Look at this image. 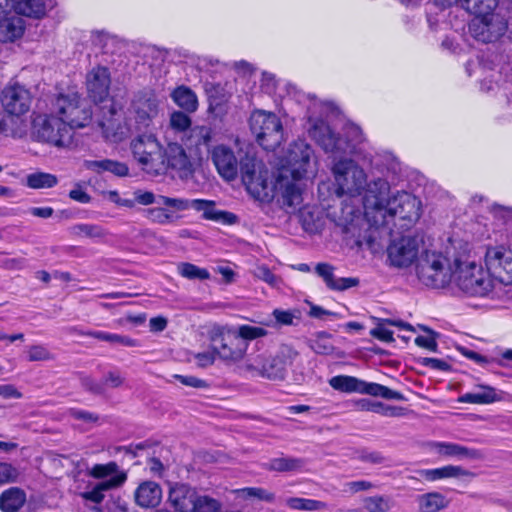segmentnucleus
I'll return each mask as SVG.
<instances>
[{
  "mask_svg": "<svg viewBox=\"0 0 512 512\" xmlns=\"http://www.w3.org/2000/svg\"><path fill=\"white\" fill-rule=\"evenodd\" d=\"M71 233L77 237H87L94 240H102L109 235V232L100 225L81 223L71 227Z\"/></svg>",
  "mask_w": 512,
  "mask_h": 512,
  "instance_id": "nucleus-40",
  "label": "nucleus"
},
{
  "mask_svg": "<svg viewBox=\"0 0 512 512\" xmlns=\"http://www.w3.org/2000/svg\"><path fill=\"white\" fill-rule=\"evenodd\" d=\"M363 505L368 512H388L392 508L393 502L390 497L377 495L366 497L363 500Z\"/></svg>",
  "mask_w": 512,
  "mask_h": 512,
  "instance_id": "nucleus-46",
  "label": "nucleus"
},
{
  "mask_svg": "<svg viewBox=\"0 0 512 512\" xmlns=\"http://www.w3.org/2000/svg\"><path fill=\"white\" fill-rule=\"evenodd\" d=\"M269 354L266 352L249 354L240 361L238 369L241 373L262 377L264 364H267Z\"/></svg>",
  "mask_w": 512,
  "mask_h": 512,
  "instance_id": "nucleus-33",
  "label": "nucleus"
},
{
  "mask_svg": "<svg viewBox=\"0 0 512 512\" xmlns=\"http://www.w3.org/2000/svg\"><path fill=\"white\" fill-rule=\"evenodd\" d=\"M88 474L101 480L90 491L81 494L83 499L94 503L102 502L106 491L122 486L127 479L126 473L119 468L116 462L95 464L89 469Z\"/></svg>",
  "mask_w": 512,
  "mask_h": 512,
  "instance_id": "nucleus-8",
  "label": "nucleus"
},
{
  "mask_svg": "<svg viewBox=\"0 0 512 512\" xmlns=\"http://www.w3.org/2000/svg\"><path fill=\"white\" fill-rule=\"evenodd\" d=\"M134 159L148 173L159 174L158 162L162 144L154 133H141L135 136L130 143Z\"/></svg>",
  "mask_w": 512,
  "mask_h": 512,
  "instance_id": "nucleus-14",
  "label": "nucleus"
},
{
  "mask_svg": "<svg viewBox=\"0 0 512 512\" xmlns=\"http://www.w3.org/2000/svg\"><path fill=\"white\" fill-rule=\"evenodd\" d=\"M25 30L24 20L15 12L0 18V41L14 42L22 37Z\"/></svg>",
  "mask_w": 512,
  "mask_h": 512,
  "instance_id": "nucleus-27",
  "label": "nucleus"
},
{
  "mask_svg": "<svg viewBox=\"0 0 512 512\" xmlns=\"http://www.w3.org/2000/svg\"><path fill=\"white\" fill-rule=\"evenodd\" d=\"M221 503L207 495L199 496V501L196 502L195 512H220Z\"/></svg>",
  "mask_w": 512,
  "mask_h": 512,
  "instance_id": "nucleus-51",
  "label": "nucleus"
},
{
  "mask_svg": "<svg viewBox=\"0 0 512 512\" xmlns=\"http://www.w3.org/2000/svg\"><path fill=\"white\" fill-rule=\"evenodd\" d=\"M418 279L426 286L443 288L452 282V266L439 252L427 250L416 264Z\"/></svg>",
  "mask_w": 512,
  "mask_h": 512,
  "instance_id": "nucleus-7",
  "label": "nucleus"
},
{
  "mask_svg": "<svg viewBox=\"0 0 512 512\" xmlns=\"http://www.w3.org/2000/svg\"><path fill=\"white\" fill-rule=\"evenodd\" d=\"M487 209L488 214L498 226L512 225V206H503L494 203L488 206Z\"/></svg>",
  "mask_w": 512,
  "mask_h": 512,
  "instance_id": "nucleus-45",
  "label": "nucleus"
},
{
  "mask_svg": "<svg viewBox=\"0 0 512 512\" xmlns=\"http://www.w3.org/2000/svg\"><path fill=\"white\" fill-rule=\"evenodd\" d=\"M211 158L218 173L225 180L231 181L236 178L238 164H240V160L243 158L240 157L238 159L231 148L224 144L217 145L211 152Z\"/></svg>",
  "mask_w": 512,
  "mask_h": 512,
  "instance_id": "nucleus-22",
  "label": "nucleus"
},
{
  "mask_svg": "<svg viewBox=\"0 0 512 512\" xmlns=\"http://www.w3.org/2000/svg\"><path fill=\"white\" fill-rule=\"evenodd\" d=\"M375 413L381 414L387 417H401L404 415V409L401 407L387 406L381 402L376 403Z\"/></svg>",
  "mask_w": 512,
  "mask_h": 512,
  "instance_id": "nucleus-60",
  "label": "nucleus"
},
{
  "mask_svg": "<svg viewBox=\"0 0 512 512\" xmlns=\"http://www.w3.org/2000/svg\"><path fill=\"white\" fill-rule=\"evenodd\" d=\"M170 96L173 102L187 113H194L198 109L197 95L185 85L176 87Z\"/></svg>",
  "mask_w": 512,
  "mask_h": 512,
  "instance_id": "nucleus-30",
  "label": "nucleus"
},
{
  "mask_svg": "<svg viewBox=\"0 0 512 512\" xmlns=\"http://www.w3.org/2000/svg\"><path fill=\"white\" fill-rule=\"evenodd\" d=\"M212 140V130L207 126H195L191 128L182 141L191 154L200 157L203 149L207 148Z\"/></svg>",
  "mask_w": 512,
  "mask_h": 512,
  "instance_id": "nucleus-25",
  "label": "nucleus"
},
{
  "mask_svg": "<svg viewBox=\"0 0 512 512\" xmlns=\"http://www.w3.org/2000/svg\"><path fill=\"white\" fill-rule=\"evenodd\" d=\"M371 335L384 342H392L393 332L388 329L384 324H379L371 331Z\"/></svg>",
  "mask_w": 512,
  "mask_h": 512,
  "instance_id": "nucleus-61",
  "label": "nucleus"
},
{
  "mask_svg": "<svg viewBox=\"0 0 512 512\" xmlns=\"http://www.w3.org/2000/svg\"><path fill=\"white\" fill-rule=\"evenodd\" d=\"M192 120L185 111H173L169 115L168 128L175 134L185 136L192 128Z\"/></svg>",
  "mask_w": 512,
  "mask_h": 512,
  "instance_id": "nucleus-42",
  "label": "nucleus"
},
{
  "mask_svg": "<svg viewBox=\"0 0 512 512\" xmlns=\"http://www.w3.org/2000/svg\"><path fill=\"white\" fill-rule=\"evenodd\" d=\"M509 361H512V349H507L506 351L502 352L501 357L499 359L489 357L487 355H482V366L494 362L501 366H505L506 362Z\"/></svg>",
  "mask_w": 512,
  "mask_h": 512,
  "instance_id": "nucleus-62",
  "label": "nucleus"
},
{
  "mask_svg": "<svg viewBox=\"0 0 512 512\" xmlns=\"http://www.w3.org/2000/svg\"><path fill=\"white\" fill-rule=\"evenodd\" d=\"M110 83L111 78L108 68L100 65L91 68L85 81L88 96L95 103L104 101L109 94Z\"/></svg>",
  "mask_w": 512,
  "mask_h": 512,
  "instance_id": "nucleus-20",
  "label": "nucleus"
},
{
  "mask_svg": "<svg viewBox=\"0 0 512 512\" xmlns=\"http://www.w3.org/2000/svg\"><path fill=\"white\" fill-rule=\"evenodd\" d=\"M315 270L331 290L342 291L357 286L359 283L356 278H335L334 268L327 263L317 264Z\"/></svg>",
  "mask_w": 512,
  "mask_h": 512,
  "instance_id": "nucleus-28",
  "label": "nucleus"
},
{
  "mask_svg": "<svg viewBox=\"0 0 512 512\" xmlns=\"http://www.w3.org/2000/svg\"><path fill=\"white\" fill-rule=\"evenodd\" d=\"M235 334L238 335V338L243 339L248 343V341L266 336L267 331L264 328L258 326L241 325L235 329Z\"/></svg>",
  "mask_w": 512,
  "mask_h": 512,
  "instance_id": "nucleus-50",
  "label": "nucleus"
},
{
  "mask_svg": "<svg viewBox=\"0 0 512 512\" xmlns=\"http://www.w3.org/2000/svg\"><path fill=\"white\" fill-rule=\"evenodd\" d=\"M200 494L188 484L173 483L168 491V502L177 512H195Z\"/></svg>",
  "mask_w": 512,
  "mask_h": 512,
  "instance_id": "nucleus-21",
  "label": "nucleus"
},
{
  "mask_svg": "<svg viewBox=\"0 0 512 512\" xmlns=\"http://www.w3.org/2000/svg\"><path fill=\"white\" fill-rule=\"evenodd\" d=\"M160 157L157 167L159 168V174L172 169L183 176L192 170V164L185 149L181 144L168 139V131L165 134V146L162 145Z\"/></svg>",
  "mask_w": 512,
  "mask_h": 512,
  "instance_id": "nucleus-16",
  "label": "nucleus"
},
{
  "mask_svg": "<svg viewBox=\"0 0 512 512\" xmlns=\"http://www.w3.org/2000/svg\"><path fill=\"white\" fill-rule=\"evenodd\" d=\"M253 275L273 287L280 283V279L266 265L257 266L253 271Z\"/></svg>",
  "mask_w": 512,
  "mask_h": 512,
  "instance_id": "nucleus-54",
  "label": "nucleus"
},
{
  "mask_svg": "<svg viewBox=\"0 0 512 512\" xmlns=\"http://www.w3.org/2000/svg\"><path fill=\"white\" fill-rule=\"evenodd\" d=\"M431 449L445 458L462 459L471 456L470 451L466 447L451 442H434L431 444Z\"/></svg>",
  "mask_w": 512,
  "mask_h": 512,
  "instance_id": "nucleus-39",
  "label": "nucleus"
},
{
  "mask_svg": "<svg viewBox=\"0 0 512 512\" xmlns=\"http://www.w3.org/2000/svg\"><path fill=\"white\" fill-rule=\"evenodd\" d=\"M482 42L490 43L498 40L507 29V23L499 21L493 24V15L482 13Z\"/></svg>",
  "mask_w": 512,
  "mask_h": 512,
  "instance_id": "nucleus-36",
  "label": "nucleus"
},
{
  "mask_svg": "<svg viewBox=\"0 0 512 512\" xmlns=\"http://www.w3.org/2000/svg\"><path fill=\"white\" fill-rule=\"evenodd\" d=\"M162 488L154 481H142L134 491L135 503L145 509L155 508L162 501Z\"/></svg>",
  "mask_w": 512,
  "mask_h": 512,
  "instance_id": "nucleus-24",
  "label": "nucleus"
},
{
  "mask_svg": "<svg viewBox=\"0 0 512 512\" xmlns=\"http://www.w3.org/2000/svg\"><path fill=\"white\" fill-rule=\"evenodd\" d=\"M506 393L482 384V404H490L505 399Z\"/></svg>",
  "mask_w": 512,
  "mask_h": 512,
  "instance_id": "nucleus-55",
  "label": "nucleus"
},
{
  "mask_svg": "<svg viewBox=\"0 0 512 512\" xmlns=\"http://www.w3.org/2000/svg\"><path fill=\"white\" fill-rule=\"evenodd\" d=\"M477 255L470 250H463L454 260L452 282L464 293L476 295L480 287V269L477 267Z\"/></svg>",
  "mask_w": 512,
  "mask_h": 512,
  "instance_id": "nucleus-12",
  "label": "nucleus"
},
{
  "mask_svg": "<svg viewBox=\"0 0 512 512\" xmlns=\"http://www.w3.org/2000/svg\"><path fill=\"white\" fill-rule=\"evenodd\" d=\"M26 495L18 487H11L0 495V509L3 512H16L25 503Z\"/></svg>",
  "mask_w": 512,
  "mask_h": 512,
  "instance_id": "nucleus-34",
  "label": "nucleus"
},
{
  "mask_svg": "<svg viewBox=\"0 0 512 512\" xmlns=\"http://www.w3.org/2000/svg\"><path fill=\"white\" fill-rule=\"evenodd\" d=\"M331 173L333 176L334 192L338 197L361 198L364 215L368 212L367 198L373 184L378 180H386L382 176H372L370 179L362 166L351 158L334 160Z\"/></svg>",
  "mask_w": 512,
  "mask_h": 512,
  "instance_id": "nucleus-4",
  "label": "nucleus"
},
{
  "mask_svg": "<svg viewBox=\"0 0 512 512\" xmlns=\"http://www.w3.org/2000/svg\"><path fill=\"white\" fill-rule=\"evenodd\" d=\"M367 198L368 212L365 218L372 226H383L389 219L399 216L401 219L415 221L420 216V201L404 192H391L388 180H378Z\"/></svg>",
  "mask_w": 512,
  "mask_h": 512,
  "instance_id": "nucleus-3",
  "label": "nucleus"
},
{
  "mask_svg": "<svg viewBox=\"0 0 512 512\" xmlns=\"http://www.w3.org/2000/svg\"><path fill=\"white\" fill-rule=\"evenodd\" d=\"M211 341L215 352L225 362L240 363L244 359L249 344L238 338L235 329L224 326L214 327Z\"/></svg>",
  "mask_w": 512,
  "mask_h": 512,
  "instance_id": "nucleus-11",
  "label": "nucleus"
},
{
  "mask_svg": "<svg viewBox=\"0 0 512 512\" xmlns=\"http://www.w3.org/2000/svg\"><path fill=\"white\" fill-rule=\"evenodd\" d=\"M193 209L202 213L205 220L214 221L224 225H232L237 222V216L231 212L219 210L216 203L206 199H189L188 210Z\"/></svg>",
  "mask_w": 512,
  "mask_h": 512,
  "instance_id": "nucleus-23",
  "label": "nucleus"
},
{
  "mask_svg": "<svg viewBox=\"0 0 512 512\" xmlns=\"http://www.w3.org/2000/svg\"><path fill=\"white\" fill-rule=\"evenodd\" d=\"M240 172L247 192L255 200H276L282 209L294 212L303 201L304 180L316 175L317 163L313 149L299 140L290 145L274 177L262 161L248 154L240 160Z\"/></svg>",
  "mask_w": 512,
  "mask_h": 512,
  "instance_id": "nucleus-1",
  "label": "nucleus"
},
{
  "mask_svg": "<svg viewBox=\"0 0 512 512\" xmlns=\"http://www.w3.org/2000/svg\"><path fill=\"white\" fill-rule=\"evenodd\" d=\"M99 126L102 129V135L105 140L111 143L123 141L128 137L129 133L134 130L128 120L125 125H121L113 118L100 122Z\"/></svg>",
  "mask_w": 512,
  "mask_h": 512,
  "instance_id": "nucleus-29",
  "label": "nucleus"
},
{
  "mask_svg": "<svg viewBox=\"0 0 512 512\" xmlns=\"http://www.w3.org/2000/svg\"><path fill=\"white\" fill-rule=\"evenodd\" d=\"M163 113L160 96L151 89L136 93L128 108V121L135 131L148 129Z\"/></svg>",
  "mask_w": 512,
  "mask_h": 512,
  "instance_id": "nucleus-6",
  "label": "nucleus"
},
{
  "mask_svg": "<svg viewBox=\"0 0 512 512\" xmlns=\"http://www.w3.org/2000/svg\"><path fill=\"white\" fill-rule=\"evenodd\" d=\"M216 355L217 353L215 352L214 348L213 351L200 352L194 355V362L197 366L206 368L213 365Z\"/></svg>",
  "mask_w": 512,
  "mask_h": 512,
  "instance_id": "nucleus-57",
  "label": "nucleus"
},
{
  "mask_svg": "<svg viewBox=\"0 0 512 512\" xmlns=\"http://www.w3.org/2000/svg\"><path fill=\"white\" fill-rule=\"evenodd\" d=\"M284 504L289 509L297 511L322 512L328 510V505L325 502L302 497H288L284 500Z\"/></svg>",
  "mask_w": 512,
  "mask_h": 512,
  "instance_id": "nucleus-38",
  "label": "nucleus"
},
{
  "mask_svg": "<svg viewBox=\"0 0 512 512\" xmlns=\"http://www.w3.org/2000/svg\"><path fill=\"white\" fill-rule=\"evenodd\" d=\"M485 265L489 274L482 279V299H503L506 286L512 284V250L504 247H489L485 253Z\"/></svg>",
  "mask_w": 512,
  "mask_h": 512,
  "instance_id": "nucleus-5",
  "label": "nucleus"
},
{
  "mask_svg": "<svg viewBox=\"0 0 512 512\" xmlns=\"http://www.w3.org/2000/svg\"><path fill=\"white\" fill-rule=\"evenodd\" d=\"M86 335L98 339L100 341L109 342L114 345H121L126 347H136L138 345L135 339H132L125 335L108 333L104 331H88Z\"/></svg>",
  "mask_w": 512,
  "mask_h": 512,
  "instance_id": "nucleus-43",
  "label": "nucleus"
},
{
  "mask_svg": "<svg viewBox=\"0 0 512 512\" xmlns=\"http://www.w3.org/2000/svg\"><path fill=\"white\" fill-rule=\"evenodd\" d=\"M308 133L326 152L337 153L349 150V145L343 144L327 123L321 119L310 121Z\"/></svg>",
  "mask_w": 512,
  "mask_h": 512,
  "instance_id": "nucleus-18",
  "label": "nucleus"
},
{
  "mask_svg": "<svg viewBox=\"0 0 512 512\" xmlns=\"http://www.w3.org/2000/svg\"><path fill=\"white\" fill-rule=\"evenodd\" d=\"M436 5L445 7L452 3H459L462 8L467 12L474 15V18L469 22L467 30L464 32V42L469 48L476 51L475 59L467 61L465 64V71L470 77L476 72L479 64L480 57L478 54V48L480 46V0H433Z\"/></svg>",
  "mask_w": 512,
  "mask_h": 512,
  "instance_id": "nucleus-10",
  "label": "nucleus"
},
{
  "mask_svg": "<svg viewBox=\"0 0 512 512\" xmlns=\"http://www.w3.org/2000/svg\"><path fill=\"white\" fill-rule=\"evenodd\" d=\"M388 259L395 267H408L417 258L419 240L413 237H401L393 240L387 250Z\"/></svg>",
  "mask_w": 512,
  "mask_h": 512,
  "instance_id": "nucleus-17",
  "label": "nucleus"
},
{
  "mask_svg": "<svg viewBox=\"0 0 512 512\" xmlns=\"http://www.w3.org/2000/svg\"><path fill=\"white\" fill-rule=\"evenodd\" d=\"M174 379L178 380L181 384L194 387V388H204L207 386L204 380L196 378L194 376H183V375H174Z\"/></svg>",
  "mask_w": 512,
  "mask_h": 512,
  "instance_id": "nucleus-63",
  "label": "nucleus"
},
{
  "mask_svg": "<svg viewBox=\"0 0 512 512\" xmlns=\"http://www.w3.org/2000/svg\"><path fill=\"white\" fill-rule=\"evenodd\" d=\"M375 485L369 481L359 480L351 481L344 485V491L346 493L355 494L360 491H367L374 488Z\"/></svg>",
  "mask_w": 512,
  "mask_h": 512,
  "instance_id": "nucleus-58",
  "label": "nucleus"
},
{
  "mask_svg": "<svg viewBox=\"0 0 512 512\" xmlns=\"http://www.w3.org/2000/svg\"><path fill=\"white\" fill-rule=\"evenodd\" d=\"M310 347L317 354H330L333 351L331 336L325 332L317 333L310 340Z\"/></svg>",
  "mask_w": 512,
  "mask_h": 512,
  "instance_id": "nucleus-49",
  "label": "nucleus"
},
{
  "mask_svg": "<svg viewBox=\"0 0 512 512\" xmlns=\"http://www.w3.org/2000/svg\"><path fill=\"white\" fill-rule=\"evenodd\" d=\"M419 512H439L448 507L449 500L440 492H429L417 497Z\"/></svg>",
  "mask_w": 512,
  "mask_h": 512,
  "instance_id": "nucleus-31",
  "label": "nucleus"
},
{
  "mask_svg": "<svg viewBox=\"0 0 512 512\" xmlns=\"http://www.w3.org/2000/svg\"><path fill=\"white\" fill-rule=\"evenodd\" d=\"M106 159L102 160H85L82 164L83 168L97 174L105 172Z\"/></svg>",
  "mask_w": 512,
  "mask_h": 512,
  "instance_id": "nucleus-64",
  "label": "nucleus"
},
{
  "mask_svg": "<svg viewBox=\"0 0 512 512\" xmlns=\"http://www.w3.org/2000/svg\"><path fill=\"white\" fill-rule=\"evenodd\" d=\"M188 198L159 195L158 204L145 210V217L156 224L167 225L182 218L188 210Z\"/></svg>",
  "mask_w": 512,
  "mask_h": 512,
  "instance_id": "nucleus-15",
  "label": "nucleus"
},
{
  "mask_svg": "<svg viewBox=\"0 0 512 512\" xmlns=\"http://www.w3.org/2000/svg\"><path fill=\"white\" fill-rule=\"evenodd\" d=\"M53 5V0H19L15 6V12L29 17H40Z\"/></svg>",
  "mask_w": 512,
  "mask_h": 512,
  "instance_id": "nucleus-32",
  "label": "nucleus"
},
{
  "mask_svg": "<svg viewBox=\"0 0 512 512\" xmlns=\"http://www.w3.org/2000/svg\"><path fill=\"white\" fill-rule=\"evenodd\" d=\"M303 465L304 462L301 459L292 457H279L270 460L269 463L266 464V467L272 471L290 472L301 469Z\"/></svg>",
  "mask_w": 512,
  "mask_h": 512,
  "instance_id": "nucleus-44",
  "label": "nucleus"
},
{
  "mask_svg": "<svg viewBox=\"0 0 512 512\" xmlns=\"http://www.w3.org/2000/svg\"><path fill=\"white\" fill-rule=\"evenodd\" d=\"M57 183V177L51 173L36 171L26 176V185L31 189L52 188Z\"/></svg>",
  "mask_w": 512,
  "mask_h": 512,
  "instance_id": "nucleus-41",
  "label": "nucleus"
},
{
  "mask_svg": "<svg viewBox=\"0 0 512 512\" xmlns=\"http://www.w3.org/2000/svg\"><path fill=\"white\" fill-rule=\"evenodd\" d=\"M288 361L282 354L269 355L267 364H264L262 377L270 380H283L287 373Z\"/></svg>",
  "mask_w": 512,
  "mask_h": 512,
  "instance_id": "nucleus-35",
  "label": "nucleus"
},
{
  "mask_svg": "<svg viewBox=\"0 0 512 512\" xmlns=\"http://www.w3.org/2000/svg\"><path fill=\"white\" fill-rule=\"evenodd\" d=\"M178 273L187 279L206 280L210 278V273L205 268H200L191 263H181L178 265Z\"/></svg>",
  "mask_w": 512,
  "mask_h": 512,
  "instance_id": "nucleus-48",
  "label": "nucleus"
},
{
  "mask_svg": "<svg viewBox=\"0 0 512 512\" xmlns=\"http://www.w3.org/2000/svg\"><path fill=\"white\" fill-rule=\"evenodd\" d=\"M418 475L425 481L435 482L446 479H463L474 476L469 471L457 465H445L438 468L419 470Z\"/></svg>",
  "mask_w": 512,
  "mask_h": 512,
  "instance_id": "nucleus-26",
  "label": "nucleus"
},
{
  "mask_svg": "<svg viewBox=\"0 0 512 512\" xmlns=\"http://www.w3.org/2000/svg\"><path fill=\"white\" fill-rule=\"evenodd\" d=\"M249 125L257 142L265 149L275 148L283 138L281 121L272 112L254 110L250 115Z\"/></svg>",
  "mask_w": 512,
  "mask_h": 512,
  "instance_id": "nucleus-9",
  "label": "nucleus"
},
{
  "mask_svg": "<svg viewBox=\"0 0 512 512\" xmlns=\"http://www.w3.org/2000/svg\"><path fill=\"white\" fill-rule=\"evenodd\" d=\"M329 385L333 389L344 393L367 394L375 397H382L384 399H404L400 392L391 390L390 388L378 383L366 382L348 375H338L330 378Z\"/></svg>",
  "mask_w": 512,
  "mask_h": 512,
  "instance_id": "nucleus-13",
  "label": "nucleus"
},
{
  "mask_svg": "<svg viewBox=\"0 0 512 512\" xmlns=\"http://www.w3.org/2000/svg\"><path fill=\"white\" fill-rule=\"evenodd\" d=\"M92 109L88 101L75 90L59 93L51 102L48 113L34 114L32 137L59 149L73 144L74 130L89 125Z\"/></svg>",
  "mask_w": 512,
  "mask_h": 512,
  "instance_id": "nucleus-2",
  "label": "nucleus"
},
{
  "mask_svg": "<svg viewBox=\"0 0 512 512\" xmlns=\"http://www.w3.org/2000/svg\"><path fill=\"white\" fill-rule=\"evenodd\" d=\"M27 358L29 361H48L52 359V354L44 345H32L27 348Z\"/></svg>",
  "mask_w": 512,
  "mask_h": 512,
  "instance_id": "nucleus-52",
  "label": "nucleus"
},
{
  "mask_svg": "<svg viewBox=\"0 0 512 512\" xmlns=\"http://www.w3.org/2000/svg\"><path fill=\"white\" fill-rule=\"evenodd\" d=\"M235 499L239 501H263L272 503L275 501V494L262 487H245L233 491Z\"/></svg>",
  "mask_w": 512,
  "mask_h": 512,
  "instance_id": "nucleus-37",
  "label": "nucleus"
},
{
  "mask_svg": "<svg viewBox=\"0 0 512 512\" xmlns=\"http://www.w3.org/2000/svg\"><path fill=\"white\" fill-rule=\"evenodd\" d=\"M31 94L23 86L15 83L3 91L2 103L5 111L11 116H21L27 113L31 106Z\"/></svg>",
  "mask_w": 512,
  "mask_h": 512,
  "instance_id": "nucleus-19",
  "label": "nucleus"
},
{
  "mask_svg": "<svg viewBox=\"0 0 512 512\" xmlns=\"http://www.w3.org/2000/svg\"><path fill=\"white\" fill-rule=\"evenodd\" d=\"M128 167L125 163L106 159L105 172H110L116 176H126L128 174Z\"/></svg>",
  "mask_w": 512,
  "mask_h": 512,
  "instance_id": "nucleus-59",
  "label": "nucleus"
},
{
  "mask_svg": "<svg viewBox=\"0 0 512 512\" xmlns=\"http://www.w3.org/2000/svg\"><path fill=\"white\" fill-rule=\"evenodd\" d=\"M345 139L339 138L343 144L349 145V150L343 152L344 154L352 153L357 144L363 141V134L359 126L355 124H348L344 129Z\"/></svg>",
  "mask_w": 512,
  "mask_h": 512,
  "instance_id": "nucleus-47",
  "label": "nucleus"
},
{
  "mask_svg": "<svg viewBox=\"0 0 512 512\" xmlns=\"http://www.w3.org/2000/svg\"><path fill=\"white\" fill-rule=\"evenodd\" d=\"M19 477L18 469L10 463L0 462V485L16 482Z\"/></svg>",
  "mask_w": 512,
  "mask_h": 512,
  "instance_id": "nucleus-53",
  "label": "nucleus"
},
{
  "mask_svg": "<svg viewBox=\"0 0 512 512\" xmlns=\"http://www.w3.org/2000/svg\"><path fill=\"white\" fill-rule=\"evenodd\" d=\"M134 199L138 204L148 206L151 204H158L159 195L154 194L151 191L136 190L134 192Z\"/></svg>",
  "mask_w": 512,
  "mask_h": 512,
  "instance_id": "nucleus-56",
  "label": "nucleus"
}]
</instances>
